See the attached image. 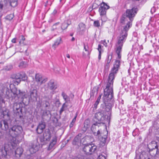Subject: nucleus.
Listing matches in <instances>:
<instances>
[{
  "label": "nucleus",
  "mask_w": 159,
  "mask_h": 159,
  "mask_svg": "<svg viewBox=\"0 0 159 159\" xmlns=\"http://www.w3.org/2000/svg\"><path fill=\"white\" fill-rule=\"evenodd\" d=\"M49 114H50V116H51L50 111H46L43 112V117L45 116H48Z\"/></svg>",
  "instance_id": "nucleus-38"
},
{
  "label": "nucleus",
  "mask_w": 159,
  "mask_h": 159,
  "mask_svg": "<svg viewBox=\"0 0 159 159\" xmlns=\"http://www.w3.org/2000/svg\"><path fill=\"white\" fill-rule=\"evenodd\" d=\"M75 123H72V122H71L70 123V125H69V126L70 127V128L72 127L74 125Z\"/></svg>",
  "instance_id": "nucleus-51"
},
{
  "label": "nucleus",
  "mask_w": 159,
  "mask_h": 159,
  "mask_svg": "<svg viewBox=\"0 0 159 159\" xmlns=\"http://www.w3.org/2000/svg\"><path fill=\"white\" fill-rule=\"evenodd\" d=\"M10 3L12 7H15L17 5V0H10Z\"/></svg>",
  "instance_id": "nucleus-29"
},
{
  "label": "nucleus",
  "mask_w": 159,
  "mask_h": 159,
  "mask_svg": "<svg viewBox=\"0 0 159 159\" xmlns=\"http://www.w3.org/2000/svg\"><path fill=\"white\" fill-rule=\"evenodd\" d=\"M32 159V157H30V158H28V159Z\"/></svg>",
  "instance_id": "nucleus-64"
},
{
  "label": "nucleus",
  "mask_w": 159,
  "mask_h": 159,
  "mask_svg": "<svg viewBox=\"0 0 159 159\" xmlns=\"http://www.w3.org/2000/svg\"><path fill=\"white\" fill-rule=\"evenodd\" d=\"M59 24V22H57L54 24L52 26V30L53 31L55 30H56L59 28L60 26H58Z\"/></svg>",
  "instance_id": "nucleus-31"
},
{
  "label": "nucleus",
  "mask_w": 159,
  "mask_h": 159,
  "mask_svg": "<svg viewBox=\"0 0 159 159\" xmlns=\"http://www.w3.org/2000/svg\"><path fill=\"white\" fill-rule=\"evenodd\" d=\"M35 79L36 81L38 83V84H39L40 85L44 83L47 81V78H43L42 75L39 74H36Z\"/></svg>",
  "instance_id": "nucleus-10"
},
{
  "label": "nucleus",
  "mask_w": 159,
  "mask_h": 159,
  "mask_svg": "<svg viewBox=\"0 0 159 159\" xmlns=\"http://www.w3.org/2000/svg\"><path fill=\"white\" fill-rule=\"evenodd\" d=\"M99 125L100 124H98L97 122H96V123L93 124L91 127V130L93 132L94 134H96V132L97 130L96 129L98 128L99 126Z\"/></svg>",
  "instance_id": "nucleus-23"
},
{
  "label": "nucleus",
  "mask_w": 159,
  "mask_h": 159,
  "mask_svg": "<svg viewBox=\"0 0 159 159\" xmlns=\"http://www.w3.org/2000/svg\"><path fill=\"white\" fill-rule=\"evenodd\" d=\"M18 75H20V79L22 80L25 81L27 79L28 77L25 73L24 72H20L19 73V74Z\"/></svg>",
  "instance_id": "nucleus-26"
},
{
  "label": "nucleus",
  "mask_w": 159,
  "mask_h": 159,
  "mask_svg": "<svg viewBox=\"0 0 159 159\" xmlns=\"http://www.w3.org/2000/svg\"><path fill=\"white\" fill-rule=\"evenodd\" d=\"M155 8L154 7H153L151 8V12L152 14H153V12H155Z\"/></svg>",
  "instance_id": "nucleus-50"
},
{
  "label": "nucleus",
  "mask_w": 159,
  "mask_h": 159,
  "mask_svg": "<svg viewBox=\"0 0 159 159\" xmlns=\"http://www.w3.org/2000/svg\"><path fill=\"white\" fill-rule=\"evenodd\" d=\"M88 47L87 45H86L85 44L84 45V49L85 51L88 52V54H89V52L88 50Z\"/></svg>",
  "instance_id": "nucleus-46"
},
{
  "label": "nucleus",
  "mask_w": 159,
  "mask_h": 159,
  "mask_svg": "<svg viewBox=\"0 0 159 159\" xmlns=\"http://www.w3.org/2000/svg\"><path fill=\"white\" fill-rule=\"evenodd\" d=\"M131 26L132 24L131 22H128L127 24L123 26V29L121 30L120 36L118 39V42L116 45V52L118 58L119 59L121 58L120 52L122 50L123 44L126 39L128 35V31Z\"/></svg>",
  "instance_id": "nucleus-4"
},
{
  "label": "nucleus",
  "mask_w": 159,
  "mask_h": 159,
  "mask_svg": "<svg viewBox=\"0 0 159 159\" xmlns=\"http://www.w3.org/2000/svg\"><path fill=\"white\" fill-rule=\"evenodd\" d=\"M43 141H49L51 138V133L49 129L45 130L43 134Z\"/></svg>",
  "instance_id": "nucleus-11"
},
{
  "label": "nucleus",
  "mask_w": 159,
  "mask_h": 159,
  "mask_svg": "<svg viewBox=\"0 0 159 159\" xmlns=\"http://www.w3.org/2000/svg\"><path fill=\"white\" fill-rule=\"evenodd\" d=\"M79 28L80 29V31H82V32L84 31L85 29V25L83 23H80L79 25Z\"/></svg>",
  "instance_id": "nucleus-28"
},
{
  "label": "nucleus",
  "mask_w": 159,
  "mask_h": 159,
  "mask_svg": "<svg viewBox=\"0 0 159 159\" xmlns=\"http://www.w3.org/2000/svg\"><path fill=\"white\" fill-rule=\"evenodd\" d=\"M102 95V94H100L99 95V96H98V97L97 99H99V100H100V99H101V98Z\"/></svg>",
  "instance_id": "nucleus-56"
},
{
  "label": "nucleus",
  "mask_w": 159,
  "mask_h": 159,
  "mask_svg": "<svg viewBox=\"0 0 159 159\" xmlns=\"http://www.w3.org/2000/svg\"><path fill=\"white\" fill-rule=\"evenodd\" d=\"M138 9L137 7H133L131 9H127L125 12L124 13L130 20L131 23L133 20L134 17L136 14Z\"/></svg>",
  "instance_id": "nucleus-6"
},
{
  "label": "nucleus",
  "mask_w": 159,
  "mask_h": 159,
  "mask_svg": "<svg viewBox=\"0 0 159 159\" xmlns=\"http://www.w3.org/2000/svg\"><path fill=\"white\" fill-rule=\"evenodd\" d=\"M57 12V11L56 10H54L53 12V14H56Z\"/></svg>",
  "instance_id": "nucleus-59"
},
{
  "label": "nucleus",
  "mask_w": 159,
  "mask_h": 159,
  "mask_svg": "<svg viewBox=\"0 0 159 159\" xmlns=\"http://www.w3.org/2000/svg\"><path fill=\"white\" fill-rule=\"evenodd\" d=\"M57 142V137L56 136H54L53 138L52 139V140L51 142L49 145L48 150H50L52 149L54 145L56 144Z\"/></svg>",
  "instance_id": "nucleus-17"
},
{
  "label": "nucleus",
  "mask_w": 159,
  "mask_h": 159,
  "mask_svg": "<svg viewBox=\"0 0 159 159\" xmlns=\"http://www.w3.org/2000/svg\"><path fill=\"white\" fill-rule=\"evenodd\" d=\"M97 159H106V157L102 154H100L98 157Z\"/></svg>",
  "instance_id": "nucleus-42"
},
{
  "label": "nucleus",
  "mask_w": 159,
  "mask_h": 159,
  "mask_svg": "<svg viewBox=\"0 0 159 159\" xmlns=\"http://www.w3.org/2000/svg\"><path fill=\"white\" fill-rule=\"evenodd\" d=\"M99 52V53L98 58L99 60H100L101 58V52Z\"/></svg>",
  "instance_id": "nucleus-55"
},
{
  "label": "nucleus",
  "mask_w": 159,
  "mask_h": 159,
  "mask_svg": "<svg viewBox=\"0 0 159 159\" xmlns=\"http://www.w3.org/2000/svg\"><path fill=\"white\" fill-rule=\"evenodd\" d=\"M45 127V125L44 123H40L37 128L36 131L38 134H40L43 132Z\"/></svg>",
  "instance_id": "nucleus-14"
},
{
  "label": "nucleus",
  "mask_w": 159,
  "mask_h": 159,
  "mask_svg": "<svg viewBox=\"0 0 159 159\" xmlns=\"http://www.w3.org/2000/svg\"><path fill=\"white\" fill-rule=\"evenodd\" d=\"M83 140V142L84 141H85L87 142H92L93 141L94 139L91 136L86 135L81 140V142H82Z\"/></svg>",
  "instance_id": "nucleus-20"
},
{
  "label": "nucleus",
  "mask_w": 159,
  "mask_h": 159,
  "mask_svg": "<svg viewBox=\"0 0 159 159\" xmlns=\"http://www.w3.org/2000/svg\"><path fill=\"white\" fill-rule=\"evenodd\" d=\"M3 93L7 98H11L12 99L17 97L19 99H20V102H15L13 106L14 113L20 117L22 113V103L25 104L26 103L24 100V99L27 98L25 93L24 92H21L20 90H18L16 88L14 87L10 89L7 87L4 88L3 90Z\"/></svg>",
  "instance_id": "nucleus-2"
},
{
  "label": "nucleus",
  "mask_w": 159,
  "mask_h": 159,
  "mask_svg": "<svg viewBox=\"0 0 159 159\" xmlns=\"http://www.w3.org/2000/svg\"><path fill=\"white\" fill-rule=\"evenodd\" d=\"M19 39H20L19 43L25 44L24 42L25 40V38L24 36L23 35H21L19 36Z\"/></svg>",
  "instance_id": "nucleus-33"
},
{
  "label": "nucleus",
  "mask_w": 159,
  "mask_h": 159,
  "mask_svg": "<svg viewBox=\"0 0 159 159\" xmlns=\"http://www.w3.org/2000/svg\"><path fill=\"white\" fill-rule=\"evenodd\" d=\"M29 96V100L32 101H36L37 100V90L35 89H31Z\"/></svg>",
  "instance_id": "nucleus-9"
},
{
  "label": "nucleus",
  "mask_w": 159,
  "mask_h": 159,
  "mask_svg": "<svg viewBox=\"0 0 159 159\" xmlns=\"http://www.w3.org/2000/svg\"><path fill=\"white\" fill-rule=\"evenodd\" d=\"M99 103L97 102H96L94 104L93 107L95 109H97L98 105V104Z\"/></svg>",
  "instance_id": "nucleus-47"
},
{
  "label": "nucleus",
  "mask_w": 159,
  "mask_h": 159,
  "mask_svg": "<svg viewBox=\"0 0 159 159\" xmlns=\"http://www.w3.org/2000/svg\"><path fill=\"white\" fill-rule=\"evenodd\" d=\"M151 153H152V154H151L150 155L153 156H152V154L156 153V152H155L154 151H152L151 152Z\"/></svg>",
  "instance_id": "nucleus-60"
},
{
  "label": "nucleus",
  "mask_w": 159,
  "mask_h": 159,
  "mask_svg": "<svg viewBox=\"0 0 159 159\" xmlns=\"http://www.w3.org/2000/svg\"><path fill=\"white\" fill-rule=\"evenodd\" d=\"M44 105L45 107L46 108L50 106V104L49 102L47 101H45Z\"/></svg>",
  "instance_id": "nucleus-45"
},
{
  "label": "nucleus",
  "mask_w": 159,
  "mask_h": 159,
  "mask_svg": "<svg viewBox=\"0 0 159 159\" xmlns=\"http://www.w3.org/2000/svg\"><path fill=\"white\" fill-rule=\"evenodd\" d=\"M103 44L105 46H107V43L106 42V40H104Z\"/></svg>",
  "instance_id": "nucleus-54"
},
{
  "label": "nucleus",
  "mask_w": 159,
  "mask_h": 159,
  "mask_svg": "<svg viewBox=\"0 0 159 159\" xmlns=\"http://www.w3.org/2000/svg\"><path fill=\"white\" fill-rule=\"evenodd\" d=\"M3 103L5 104V101L3 98H0V105L1 106V107L2 106V104Z\"/></svg>",
  "instance_id": "nucleus-44"
},
{
  "label": "nucleus",
  "mask_w": 159,
  "mask_h": 159,
  "mask_svg": "<svg viewBox=\"0 0 159 159\" xmlns=\"http://www.w3.org/2000/svg\"><path fill=\"white\" fill-rule=\"evenodd\" d=\"M98 89H97L96 88H93L91 93V95L92 96V95H93V93L94 92H96V94H97L98 93Z\"/></svg>",
  "instance_id": "nucleus-41"
},
{
  "label": "nucleus",
  "mask_w": 159,
  "mask_h": 159,
  "mask_svg": "<svg viewBox=\"0 0 159 159\" xmlns=\"http://www.w3.org/2000/svg\"><path fill=\"white\" fill-rule=\"evenodd\" d=\"M120 65V61L116 60L114 63L113 67L111 70L107 79L106 88L104 89V95L103 97L104 104L101 105L103 107L104 105L105 110L107 112L111 111L113 104L110 101L113 97V84L115 76L118 71Z\"/></svg>",
  "instance_id": "nucleus-1"
},
{
  "label": "nucleus",
  "mask_w": 159,
  "mask_h": 159,
  "mask_svg": "<svg viewBox=\"0 0 159 159\" xmlns=\"http://www.w3.org/2000/svg\"><path fill=\"white\" fill-rule=\"evenodd\" d=\"M83 150L86 155H92L97 152V146L93 143L85 144Z\"/></svg>",
  "instance_id": "nucleus-5"
},
{
  "label": "nucleus",
  "mask_w": 159,
  "mask_h": 159,
  "mask_svg": "<svg viewBox=\"0 0 159 159\" xmlns=\"http://www.w3.org/2000/svg\"><path fill=\"white\" fill-rule=\"evenodd\" d=\"M90 125V121L89 119L85 120L84 123V126L82 130L85 132L86 130L89 127Z\"/></svg>",
  "instance_id": "nucleus-24"
},
{
  "label": "nucleus",
  "mask_w": 159,
  "mask_h": 159,
  "mask_svg": "<svg viewBox=\"0 0 159 159\" xmlns=\"http://www.w3.org/2000/svg\"><path fill=\"white\" fill-rule=\"evenodd\" d=\"M157 140H158V141H159V137H157Z\"/></svg>",
  "instance_id": "nucleus-63"
},
{
  "label": "nucleus",
  "mask_w": 159,
  "mask_h": 159,
  "mask_svg": "<svg viewBox=\"0 0 159 159\" xmlns=\"http://www.w3.org/2000/svg\"><path fill=\"white\" fill-rule=\"evenodd\" d=\"M127 17L126 16L125 14H123L122 16H121L120 20V22L122 25H124L126 23V22L127 23L128 22H129V21H127ZM129 21H130V20ZM127 23H126L127 24Z\"/></svg>",
  "instance_id": "nucleus-22"
},
{
  "label": "nucleus",
  "mask_w": 159,
  "mask_h": 159,
  "mask_svg": "<svg viewBox=\"0 0 159 159\" xmlns=\"http://www.w3.org/2000/svg\"><path fill=\"white\" fill-rule=\"evenodd\" d=\"M27 66L26 63L25 61H22L20 63L19 66L21 68L25 67Z\"/></svg>",
  "instance_id": "nucleus-35"
},
{
  "label": "nucleus",
  "mask_w": 159,
  "mask_h": 159,
  "mask_svg": "<svg viewBox=\"0 0 159 159\" xmlns=\"http://www.w3.org/2000/svg\"><path fill=\"white\" fill-rule=\"evenodd\" d=\"M8 134V132L7 131H0V138H3L5 139L6 140L8 141V142L10 141L9 136H6V135Z\"/></svg>",
  "instance_id": "nucleus-15"
},
{
  "label": "nucleus",
  "mask_w": 159,
  "mask_h": 159,
  "mask_svg": "<svg viewBox=\"0 0 159 159\" xmlns=\"http://www.w3.org/2000/svg\"><path fill=\"white\" fill-rule=\"evenodd\" d=\"M23 149L21 147L17 148L15 151V156L16 157H19L22 154L23 152Z\"/></svg>",
  "instance_id": "nucleus-21"
},
{
  "label": "nucleus",
  "mask_w": 159,
  "mask_h": 159,
  "mask_svg": "<svg viewBox=\"0 0 159 159\" xmlns=\"http://www.w3.org/2000/svg\"><path fill=\"white\" fill-rule=\"evenodd\" d=\"M61 95L64 100L66 102H67L68 100H69V98L68 96L64 92H62Z\"/></svg>",
  "instance_id": "nucleus-32"
},
{
  "label": "nucleus",
  "mask_w": 159,
  "mask_h": 159,
  "mask_svg": "<svg viewBox=\"0 0 159 159\" xmlns=\"http://www.w3.org/2000/svg\"><path fill=\"white\" fill-rule=\"evenodd\" d=\"M93 25L94 26L99 27L100 26V23L98 20L95 21L93 22Z\"/></svg>",
  "instance_id": "nucleus-39"
},
{
  "label": "nucleus",
  "mask_w": 159,
  "mask_h": 159,
  "mask_svg": "<svg viewBox=\"0 0 159 159\" xmlns=\"http://www.w3.org/2000/svg\"><path fill=\"white\" fill-rule=\"evenodd\" d=\"M77 115L76 114L74 118L73 119L71 122H72V123H75V122L76 121V118L77 117Z\"/></svg>",
  "instance_id": "nucleus-49"
},
{
  "label": "nucleus",
  "mask_w": 159,
  "mask_h": 159,
  "mask_svg": "<svg viewBox=\"0 0 159 159\" xmlns=\"http://www.w3.org/2000/svg\"><path fill=\"white\" fill-rule=\"evenodd\" d=\"M102 46L100 44H99L98 45V49L99 51V52H101Z\"/></svg>",
  "instance_id": "nucleus-48"
},
{
  "label": "nucleus",
  "mask_w": 159,
  "mask_h": 159,
  "mask_svg": "<svg viewBox=\"0 0 159 159\" xmlns=\"http://www.w3.org/2000/svg\"><path fill=\"white\" fill-rule=\"evenodd\" d=\"M23 129L20 125H14L10 128L8 130L7 136H9L10 141L6 143L1 150L2 156L4 157L8 155L12 149L14 148L18 142L16 138L18 137L22 132Z\"/></svg>",
  "instance_id": "nucleus-3"
},
{
  "label": "nucleus",
  "mask_w": 159,
  "mask_h": 159,
  "mask_svg": "<svg viewBox=\"0 0 159 159\" xmlns=\"http://www.w3.org/2000/svg\"><path fill=\"white\" fill-rule=\"evenodd\" d=\"M61 41V39L60 37H59L57 39L52 46V48L54 50H55L56 48L60 44Z\"/></svg>",
  "instance_id": "nucleus-25"
},
{
  "label": "nucleus",
  "mask_w": 159,
  "mask_h": 159,
  "mask_svg": "<svg viewBox=\"0 0 159 159\" xmlns=\"http://www.w3.org/2000/svg\"><path fill=\"white\" fill-rule=\"evenodd\" d=\"M14 17V15L13 14H10L6 16L5 19L9 20H11Z\"/></svg>",
  "instance_id": "nucleus-34"
},
{
  "label": "nucleus",
  "mask_w": 159,
  "mask_h": 159,
  "mask_svg": "<svg viewBox=\"0 0 159 159\" xmlns=\"http://www.w3.org/2000/svg\"><path fill=\"white\" fill-rule=\"evenodd\" d=\"M69 25L66 21H65L62 24L61 27V29L63 30L67 28Z\"/></svg>",
  "instance_id": "nucleus-30"
},
{
  "label": "nucleus",
  "mask_w": 159,
  "mask_h": 159,
  "mask_svg": "<svg viewBox=\"0 0 159 159\" xmlns=\"http://www.w3.org/2000/svg\"><path fill=\"white\" fill-rule=\"evenodd\" d=\"M66 57L68 58H70V55L69 54H66Z\"/></svg>",
  "instance_id": "nucleus-57"
},
{
  "label": "nucleus",
  "mask_w": 159,
  "mask_h": 159,
  "mask_svg": "<svg viewBox=\"0 0 159 159\" xmlns=\"http://www.w3.org/2000/svg\"><path fill=\"white\" fill-rule=\"evenodd\" d=\"M54 20V19H51L50 20H49V22H50V23H51L52 22L53 20Z\"/></svg>",
  "instance_id": "nucleus-58"
},
{
  "label": "nucleus",
  "mask_w": 159,
  "mask_h": 159,
  "mask_svg": "<svg viewBox=\"0 0 159 159\" xmlns=\"http://www.w3.org/2000/svg\"><path fill=\"white\" fill-rule=\"evenodd\" d=\"M0 128L4 130H6L9 128L8 124L5 120H2L0 121Z\"/></svg>",
  "instance_id": "nucleus-13"
},
{
  "label": "nucleus",
  "mask_w": 159,
  "mask_h": 159,
  "mask_svg": "<svg viewBox=\"0 0 159 159\" xmlns=\"http://www.w3.org/2000/svg\"><path fill=\"white\" fill-rule=\"evenodd\" d=\"M67 107V106L66 105L65 103H64L60 111V114H61L62 112L65 110V108Z\"/></svg>",
  "instance_id": "nucleus-36"
},
{
  "label": "nucleus",
  "mask_w": 159,
  "mask_h": 159,
  "mask_svg": "<svg viewBox=\"0 0 159 159\" xmlns=\"http://www.w3.org/2000/svg\"><path fill=\"white\" fill-rule=\"evenodd\" d=\"M156 144V146H155V148L152 149H150L149 148H148L149 149V152L150 153V155L152 154L151 152L152 151H154V152H156V153H153L152 156H155L157 154H158L159 153V151L158 149V146L157 144V143L156 142L155 143Z\"/></svg>",
  "instance_id": "nucleus-16"
},
{
  "label": "nucleus",
  "mask_w": 159,
  "mask_h": 159,
  "mask_svg": "<svg viewBox=\"0 0 159 159\" xmlns=\"http://www.w3.org/2000/svg\"><path fill=\"white\" fill-rule=\"evenodd\" d=\"M19 74V73H17L16 75L15 76V78L17 80H19L18 81H17V82L18 83H19L20 81V75H18Z\"/></svg>",
  "instance_id": "nucleus-40"
},
{
  "label": "nucleus",
  "mask_w": 159,
  "mask_h": 159,
  "mask_svg": "<svg viewBox=\"0 0 159 159\" xmlns=\"http://www.w3.org/2000/svg\"><path fill=\"white\" fill-rule=\"evenodd\" d=\"M2 112L4 116L8 115L9 111L6 109H5L4 110H3L2 111Z\"/></svg>",
  "instance_id": "nucleus-37"
},
{
  "label": "nucleus",
  "mask_w": 159,
  "mask_h": 159,
  "mask_svg": "<svg viewBox=\"0 0 159 159\" xmlns=\"http://www.w3.org/2000/svg\"><path fill=\"white\" fill-rule=\"evenodd\" d=\"M39 149V147L34 144H32L30 148V151L31 153H35Z\"/></svg>",
  "instance_id": "nucleus-18"
},
{
  "label": "nucleus",
  "mask_w": 159,
  "mask_h": 159,
  "mask_svg": "<svg viewBox=\"0 0 159 159\" xmlns=\"http://www.w3.org/2000/svg\"><path fill=\"white\" fill-rule=\"evenodd\" d=\"M75 40V39L74 37H72L71 39V41H73Z\"/></svg>",
  "instance_id": "nucleus-61"
},
{
  "label": "nucleus",
  "mask_w": 159,
  "mask_h": 159,
  "mask_svg": "<svg viewBox=\"0 0 159 159\" xmlns=\"http://www.w3.org/2000/svg\"><path fill=\"white\" fill-rule=\"evenodd\" d=\"M11 42L13 43H16V39L14 38L11 40Z\"/></svg>",
  "instance_id": "nucleus-52"
},
{
  "label": "nucleus",
  "mask_w": 159,
  "mask_h": 159,
  "mask_svg": "<svg viewBox=\"0 0 159 159\" xmlns=\"http://www.w3.org/2000/svg\"><path fill=\"white\" fill-rule=\"evenodd\" d=\"M48 88L53 91L57 88V85L53 80H51L48 83Z\"/></svg>",
  "instance_id": "nucleus-12"
},
{
  "label": "nucleus",
  "mask_w": 159,
  "mask_h": 159,
  "mask_svg": "<svg viewBox=\"0 0 159 159\" xmlns=\"http://www.w3.org/2000/svg\"><path fill=\"white\" fill-rule=\"evenodd\" d=\"M100 100H99V99H97V100H96V102H98V103H99V102L100 101Z\"/></svg>",
  "instance_id": "nucleus-62"
},
{
  "label": "nucleus",
  "mask_w": 159,
  "mask_h": 159,
  "mask_svg": "<svg viewBox=\"0 0 159 159\" xmlns=\"http://www.w3.org/2000/svg\"><path fill=\"white\" fill-rule=\"evenodd\" d=\"M105 116L104 114L101 112H98L96 113L95 115L94 121L97 122L98 124L102 123L104 120Z\"/></svg>",
  "instance_id": "nucleus-8"
},
{
  "label": "nucleus",
  "mask_w": 159,
  "mask_h": 159,
  "mask_svg": "<svg viewBox=\"0 0 159 159\" xmlns=\"http://www.w3.org/2000/svg\"><path fill=\"white\" fill-rule=\"evenodd\" d=\"M102 140H101L102 142L103 143H105L106 140V139L105 138H103L102 139Z\"/></svg>",
  "instance_id": "nucleus-53"
},
{
  "label": "nucleus",
  "mask_w": 159,
  "mask_h": 159,
  "mask_svg": "<svg viewBox=\"0 0 159 159\" xmlns=\"http://www.w3.org/2000/svg\"><path fill=\"white\" fill-rule=\"evenodd\" d=\"M81 137L80 136L79 134L76 136L74 139L73 142L72 144L74 145H78L80 143V142L81 143L82 142H81Z\"/></svg>",
  "instance_id": "nucleus-19"
},
{
  "label": "nucleus",
  "mask_w": 159,
  "mask_h": 159,
  "mask_svg": "<svg viewBox=\"0 0 159 159\" xmlns=\"http://www.w3.org/2000/svg\"><path fill=\"white\" fill-rule=\"evenodd\" d=\"M112 58V56L111 55H110L108 56L106 60L107 64L105 66V68H107V69H108L109 67V64L111 61Z\"/></svg>",
  "instance_id": "nucleus-27"
},
{
  "label": "nucleus",
  "mask_w": 159,
  "mask_h": 159,
  "mask_svg": "<svg viewBox=\"0 0 159 159\" xmlns=\"http://www.w3.org/2000/svg\"><path fill=\"white\" fill-rule=\"evenodd\" d=\"M109 6L103 2H102L101 5V6L99 7L98 11L100 15L101 16V19L102 20V18L105 17L106 15L107 10L109 8Z\"/></svg>",
  "instance_id": "nucleus-7"
},
{
  "label": "nucleus",
  "mask_w": 159,
  "mask_h": 159,
  "mask_svg": "<svg viewBox=\"0 0 159 159\" xmlns=\"http://www.w3.org/2000/svg\"><path fill=\"white\" fill-rule=\"evenodd\" d=\"M95 136H96L97 137H98V138H99L100 136H101V133L100 131L99 130H98L97 131V132L95 134H94Z\"/></svg>",
  "instance_id": "nucleus-43"
}]
</instances>
